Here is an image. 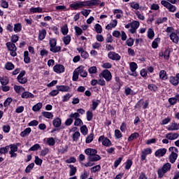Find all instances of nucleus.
<instances>
[{
  "mask_svg": "<svg viewBox=\"0 0 179 179\" xmlns=\"http://www.w3.org/2000/svg\"><path fill=\"white\" fill-rule=\"evenodd\" d=\"M70 171H69V176L70 177H72V176H75L76 174V167L73 166V165H70Z\"/></svg>",
  "mask_w": 179,
  "mask_h": 179,
  "instance_id": "obj_37",
  "label": "nucleus"
},
{
  "mask_svg": "<svg viewBox=\"0 0 179 179\" xmlns=\"http://www.w3.org/2000/svg\"><path fill=\"white\" fill-rule=\"evenodd\" d=\"M130 69L133 73L131 74L132 76H136V73H134L136 69H138V64L135 62H131L129 64Z\"/></svg>",
  "mask_w": 179,
  "mask_h": 179,
  "instance_id": "obj_20",
  "label": "nucleus"
},
{
  "mask_svg": "<svg viewBox=\"0 0 179 179\" xmlns=\"http://www.w3.org/2000/svg\"><path fill=\"white\" fill-rule=\"evenodd\" d=\"M148 38H153L155 37V31L152 29H149L148 31Z\"/></svg>",
  "mask_w": 179,
  "mask_h": 179,
  "instance_id": "obj_53",
  "label": "nucleus"
},
{
  "mask_svg": "<svg viewBox=\"0 0 179 179\" xmlns=\"http://www.w3.org/2000/svg\"><path fill=\"white\" fill-rule=\"evenodd\" d=\"M46 36H47V31L45 30V29H42L39 30L38 36V38L39 41H43V40L45 38Z\"/></svg>",
  "mask_w": 179,
  "mask_h": 179,
  "instance_id": "obj_16",
  "label": "nucleus"
},
{
  "mask_svg": "<svg viewBox=\"0 0 179 179\" xmlns=\"http://www.w3.org/2000/svg\"><path fill=\"white\" fill-rule=\"evenodd\" d=\"M95 31L98 34H100L103 31V28L101 27V25L99 24H96L94 25Z\"/></svg>",
  "mask_w": 179,
  "mask_h": 179,
  "instance_id": "obj_50",
  "label": "nucleus"
},
{
  "mask_svg": "<svg viewBox=\"0 0 179 179\" xmlns=\"http://www.w3.org/2000/svg\"><path fill=\"white\" fill-rule=\"evenodd\" d=\"M108 57L110 59L113 61H120L121 59V56L118 55V53H115V52H110L108 54Z\"/></svg>",
  "mask_w": 179,
  "mask_h": 179,
  "instance_id": "obj_10",
  "label": "nucleus"
},
{
  "mask_svg": "<svg viewBox=\"0 0 179 179\" xmlns=\"http://www.w3.org/2000/svg\"><path fill=\"white\" fill-rule=\"evenodd\" d=\"M61 31L64 36H66L69 32V29H68V25L64 24L61 27Z\"/></svg>",
  "mask_w": 179,
  "mask_h": 179,
  "instance_id": "obj_35",
  "label": "nucleus"
},
{
  "mask_svg": "<svg viewBox=\"0 0 179 179\" xmlns=\"http://www.w3.org/2000/svg\"><path fill=\"white\" fill-rule=\"evenodd\" d=\"M171 40L177 44L179 41V31H175L173 33L170 34Z\"/></svg>",
  "mask_w": 179,
  "mask_h": 179,
  "instance_id": "obj_13",
  "label": "nucleus"
},
{
  "mask_svg": "<svg viewBox=\"0 0 179 179\" xmlns=\"http://www.w3.org/2000/svg\"><path fill=\"white\" fill-rule=\"evenodd\" d=\"M44 142H46L48 146H54L55 145V139L52 137L44 138Z\"/></svg>",
  "mask_w": 179,
  "mask_h": 179,
  "instance_id": "obj_25",
  "label": "nucleus"
},
{
  "mask_svg": "<svg viewBox=\"0 0 179 179\" xmlns=\"http://www.w3.org/2000/svg\"><path fill=\"white\" fill-rule=\"evenodd\" d=\"M171 169V164L170 163L165 164L162 169H158V175L159 177L162 178L167 171H169Z\"/></svg>",
  "mask_w": 179,
  "mask_h": 179,
  "instance_id": "obj_5",
  "label": "nucleus"
},
{
  "mask_svg": "<svg viewBox=\"0 0 179 179\" xmlns=\"http://www.w3.org/2000/svg\"><path fill=\"white\" fill-rule=\"evenodd\" d=\"M89 73H97V67L96 66H92L88 69Z\"/></svg>",
  "mask_w": 179,
  "mask_h": 179,
  "instance_id": "obj_60",
  "label": "nucleus"
},
{
  "mask_svg": "<svg viewBox=\"0 0 179 179\" xmlns=\"http://www.w3.org/2000/svg\"><path fill=\"white\" fill-rule=\"evenodd\" d=\"M161 5L164 6V8H166L169 12H171L172 13H174V12L177 10V7L176 6L171 4V3H169L166 0H162Z\"/></svg>",
  "mask_w": 179,
  "mask_h": 179,
  "instance_id": "obj_4",
  "label": "nucleus"
},
{
  "mask_svg": "<svg viewBox=\"0 0 179 179\" xmlns=\"http://www.w3.org/2000/svg\"><path fill=\"white\" fill-rule=\"evenodd\" d=\"M113 13L115 15L116 19H121L124 15V11L120 9H115Z\"/></svg>",
  "mask_w": 179,
  "mask_h": 179,
  "instance_id": "obj_26",
  "label": "nucleus"
},
{
  "mask_svg": "<svg viewBox=\"0 0 179 179\" xmlns=\"http://www.w3.org/2000/svg\"><path fill=\"white\" fill-rule=\"evenodd\" d=\"M74 30L76 31V36H82V33H83V30L80 27L76 26L74 27Z\"/></svg>",
  "mask_w": 179,
  "mask_h": 179,
  "instance_id": "obj_44",
  "label": "nucleus"
},
{
  "mask_svg": "<svg viewBox=\"0 0 179 179\" xmlns=\"http://www.w3.org/2000/svg\"><path fill=\"white\" fill-rule=\"evenodd\" d=\"M166 153H167V149L160 148L155 152V155L156 157H163Z\"/></svg>",
  "mask_w": 179,
  "mask_h": 179,
  "instance_id": "obj_15",
  "label": "nucleus"
},
{
  "mask_svg": "<svg viewBox=\"0 0 179 179\" xmlns=\"http://www.w3.org/2000/svg\"><path fill=\"white\" fill-rule=\"evenodd\" d=\"M57 89L59 92H68L69 87L65 85H57Z\"/></svg>",
  "mask_w": 179,
  "mask_h": 179,
  "instance_id": "obj_34",
  "label": "nucleus"
},
{
  "mask_svg": "<svg viewBox=\"0 0 179 179\" xmlns=\"http://www.w3.org/2000/svg\"><path fill=\"white\" fill-rule=\"evenodd\" d=\"M100 78H103L106 82H110L113 79L111 72L108 70H103L99 75Z\"/></svg>",
  "mask_w": 179,
  "mask_h": 179,
  "instance_id": "obj_8",
  "label": "nucleus"
},
{
  "mask_svg": "<svg viewBox=\"0 0 179 179\" xmlns=\"http://www.w3.org/2000/svg\"><path fill=\"white\" fill-rule=\"evenodd\" d=\"M42 115L45 118H48V119L52 118V117H54V115H52V113H50V112H45V111L42 112Z\"/></svg>",
  "mask_w": 179,
  "mask_h": 179,
  "instance_id": "obj_47",
  "label": "nucleus"
},
{
  "mask_svg": "<svg viewBox=\"0 0 179 179\" xmlns=\"http://www.w3.org/2000/svg\"><path fill=\"white\" fill-rule=\"evenodd\" d=\"M53 71L56 73H64L65 72V67L61 64H57L53 67Z\"/></svg>",
  "mask_w": 179,
  "mask_h": 179,
  "instance_id": "obj_14",
  "label": "nucleus"
},
{
  "mask_svg": "<svg viewBox=\"0 0 179 179\" xmlns=\"http://www.w3.org/2000/svg\"><path fill=\"white\" fill-rule=\"evenodd\" d=\"M85 155L89 156V157H94V156H98L97 155V150L93 148H87L85 150Z\"/></svg>",
  "mask_w": 179,
  "mask_h": 179,
  "instance_id": "obj_11",
  "label": "nucleus"
},
{
  "mask_svg": "<svg viewBox=\"0 0 179 179\" xmlns=\"http://www.w3.org/2000/svg\"><path fill=\"white\" fill-rule=\"evenodd\" d=\"M9 146L10 150L9 151V155H10V157H16L17 155L15 152H17V146L15 145V144H11Z\"/></svg>",
  "mask_w": 179,
  "mask_h": 179,
  "instance_id": "obj_12",
  "label": "nucleus"
},
{
  "mask_svg": "<svg viewBox=\"0 0 179 179\" xmlns=\"http://www.w3.org/2000/svg\"><path fill=\"white\" fill-rule=\"evenodd\" d=\"M177 101H177L176 96L169 99V103L171 106H174L175 104H177Z\"/></svg>",
  "mask_w": 179,
  "mask_h": 179,
  "instance_id": "obj_56",
  "label": "nucleus"
},
{
  "mask_svg": "<svg viewBox=\"0 0 179 179\" xmlns=\"http://www.w3.org/2000/svg\"><path fill=\"white\" fill-rule=\"evenodd\" d=\"M53 125L56 128H58V127H61V119L59 118V117H57V118L54 119Z\"/></svg>",
  "mask_w": 179,
  "mask_h": 179,
  "instance_id": "obj_40",
  "label": "nucleus"
},
{
  "mask_svg": "<svg viewBox=\"0 0 179 179\" xmlns=\"http://www.w3.org/2000/svg\"><path fill=\"white\" fill-rule=\"evenodd\" d=\"M166 129H168V131H178L179 127L177 123H171L167 126Z\"/></svg>",
  "mask_w": 179,
  "mask_h": 179,
  "instance_id": "obj_19",
  "label": "nucleus"
},
{
  "mask_svg": "<svg viewBox=\"0 0 179 179\" xmlns=\"http://www.w3.org/2000/svg\"><path fill=\"white\" fill-rule=\"evenodd\" d=\"M90 12L91 10H86V9H84L81 11V13L83 16H85V17H87L88 15H90Z\"/></svg>",
  "mask_w": 179,
  "mask_h": 179,
  "instance_id": "obj_62",
  "label": "nucleus"
},
{
  "mask_svg": "<svg viewBox=\"0 0 179 179\" xmlns=\"http://www.w3.org/2000/svg\"><path fill=\"white\" fill-rule=\"evenodd\" d=\"M141 153L148 156V155H152V150L150 148H145L141 152Z\"/></svg>",
  "mask_w": 179,
  "mask_h": 179,
  "instance_id": "obj_59",
  "label": "nucleus"
},
{
  "mask_svg": "<svg viewBox=\"0 0 179 179\" xmlns=\"http://www.w3.org/2000/svg\"><path fill=\"white\" fill-rule=\"evenodd\" d=\"M79 75H80L79 70L77 68L75 69L73 74V80H74V82H76V80L79 79Z\"/></svg>",
  "mask_w": 179,
  "mask_h": 179,
  "instance_id": "obj_36",
  "label": "nucleus"
},
{
  "mask_svg": "<svg viewBox=\"0 0 179 179\" xmlns=\"http://www.w3.org/2000/svg\"><path fill=\"white\" fill-rule=\"evenodd\" d=\"M8 150H9V146L6 145V147L0 148V153L5 155V153H8Z\"/></svg>",
  "mask_w": 179,
  "mask_h": 179,
  "instance_id": "obj_55",
  "label": "nucleus"
},
{
  "mask_svg": "<svg viewBox=\"0 0 179 179\" xmlns=\"http://www.w3.org/2000/svg\"><path fill=\"white\" fill-rule=\"evenodd\" d=\"M117 20H113L112 22H110L108 25H106V30H111V29H114L117 27Z\"/></svg>",
  "mask_w": 179,
  "mask_h": 179,
  "instance_id": "obj_22",
  "label": "nucleus"
},
{
  "mask_svg": "<svg viewBox=\"0 0 179 179\" xmlns=\"http://www.w3.org/2000/svg\"><path fill=\"white\" fill-rule=\"evenodd\" d=\"M124 93L126 96H129V95L134 96V94H136V92H134V90H132L129 87H125Z\"/></svg>",
  "mask_w": 179,
  "mask_h": 179,
  "instance_id": "obj_28",
  "label": "nucleus"
},
{
  "mask_svg": "<svg viewBox=\"0 0 179 179\" xmlns=\"http://www.w3.org/2000/svg\"><path fill=\"white\" fill-rule=\"evenodd\" d=\"M138 138H139V134L138 133H134L128 138V141H134V139H136Z\"/></svg>",
  "mask_w": 179,
  "mask_h": 179,
  "instance_id": "obj_51",
  "label": "nucleus"
},
{
  "mask_svg": "<svg viewBox=\"0 0 179 179\" xmlns=\"http://www.w3.org/2000/svg\"><path fill=\"white\" fill-rule=\"evenodd\" d=\"M50 150L48 148H45L41 151V156H47L48 155Z\"/></svg>",
  "mask_w": 179,
  "mask_h": 179,
  "instance_id": "obj_64",
  "label": "nucleus"
},
{
  "mask_svg": "<svg viewBox=\"0 0 179 179\" xmlns=\"http://www.w3.org/2000/svg\"><path fill=\"white\" fill-rule=\"evenodd\" d=\"M77 69H78V73H80V76H81V78H86L87 76V71L85 70V67L80 66Z\"/></svg>",
  "mask_w": 179,
  "mask_h": 179,
  "instance_id": "obj_18",
  "label": "nucleus"
},
{
  "mask_svg": "<svg viewBox=\"0 0 179 179\" xmlns=\"http://www.w3.org/2000/svg\"><path fill=\"white\" fill-rule=\"evenodd\" d=\"M78 51L79 54H80L82 58H84L85 59H86V58L89 57V53H87V52L86 51H84L82 48H78Z\"/></svg>",
  "mask_w": 179,
  "mask_h": 179,
  "instance_id": "obj_29",
  "label": "nucleus"
},
{
  "mask_svg": "<svg viewBox=\"0 0 179 179\" xmlns=\"http://www.w3.org/2000/svg\"><path fill=\"white\" fill-rule=\"evenodd\" d=\"M101 157L99 155H95L94 157H88V162L85 163L84 166L85 167H92L94 165L93 162H99Z\"/></svg>",
  "mask_w": 179,
  "mask_h": 179,
  "instance_id": "obj_6",
  "label": "nucleus"
},
{
  "mask_svg": "<svg viewBox=\"0 0 179 179\" xmlns=\"http://www.w3.org/2000/svg\"><path fill=\"white\" fill-rule=\"evenodd\" d=\"M179 135L177 133H169L166 135V138L170 141H174L178 138Z\"/></svg>",
  "mask_w": 179,
  "mask_h": 179,
  "instance_id": "obj_23",
  "label": "nucleus"
},
{
  "mask_svg": "<svg viewBox=\"0 0 179 179\" xmlns=\"http://www.w3.org/2000/svg\"><path fill=\"white\" fill-rule=\"evenodd\" d=\"M139 22L138 21H133L125 25V29H128L129 33L134 34L136 32V29L139 28Z\"/></svg>",
  "mask_w": 179,
  "mask_h": 179,
  "instance_id": "obj_2",
  "label": "nucleus"
},
{
  "mask_svg": "<svg viewBox=\"0 0 179 179\" xmlns=\"http://www.w3.org/2000/svg\"><path fill=\"white\" fill-rule=\"evenodd\" d=\"M62 40H63V42L64 43V44L66 45H69V43H71V36L67 35L66 36H64Z\"/></svg>",
  "mask_w": 179,
  "mask_h": 179,
  "instance_id": "obj_46",
  "label": "nucleus"
},
{
  "mask_svg": "<svg viewBox=\"0 0 179 179\" xmlns=\"http://www.w3.org/2000/svg\"><path fill=\"white\" fill-rule=\"evenodd\" d=\"M13 31H15V33H20V31H22V24H15Z\"/></svg>",
  "mask_w": 179,
  "mask_h": 179,
  "instance_id": "obj_31",
  "label": "nucleus"
},
{
  "mask_svg": "<svg viewBox=\"0 0 179 179\" xmlns=\"http://www.w3.org/2000/svg\"><path fill=\"white\" fill-rule=\"evenodd\" d=\"M24 61L25 64H30V57H29V52H24Z\"/></svg>",
  "mask_w": 179,
  "mask_h": 179,
  "instance_id": "obj_39",
  "label": "nucleus"
},
{
  "mask_svg": "<svg viewBox=\"0 0 179 179\" xmlns=\"http://www.w3.org/2000/svg\"><path fill=\"white\" fill-rule=\"evenodd\" d=\"M29 12L30 13H43V8L41 7H31Z\"/></svg>",
  "mask_w": 179,
  "mask_h": 179,
  "instance_id": "obj_21",
  "label": "nucleus"
},
{
  "mask_svg": "<svg viewBox=\"0 0 179 179\" xmlns=\"http://www.w3.org/2000/svg\"><path fill=\"white\" fill-rule=\"evenodd\" d=\"M169 151L171 152L169 155V160L171 163H176V160H177V157H178V149L176 147H171L169 148Z\"/></svg>",
  "mask_w": 179,
  "mask_h": 179,
  "instance_id": "obj_3",
  "label": "nucleus"
},
{
  "mask_svg": "<svg viewBox=\"0 0 179 179\" xmlns=\"http://www.w3.org/2000/svg\"><path fill=\"white\" fill-rule=\"evenodd\" d=\"M30 132H31V129L30 127H28L20 133V136H22V138H24V136H27V135H30Z\"/></svg>",
  "mask_w": 179,
  "mask_h": 179,
  "instance_id": "obj_30",
  "label": "nucleus"
},
{
  "mask_svg": "<svg viewBox=\"0 0 179 179\" xmlns=\"http://www.w3.org/2000/svg\"><path fill=\"white\" fill-rule=\"evenodd\" d=\"M89 177V172L85 171L81 175H80V179H86Z\"/></svg>",
  "mask_w": 179,
  "mask_h": 179,
  "instance_id": "obj_63",
  "label": "nucleus"
},
{
  "mask_svg": "<svg viewBox=\"0 0 179 179\" xmlns=\"http://www.w3.org/2000/svg\"><path fill=\"white\" fill-rule=\"evenodd\" d=\"M169 82L170 83H171V85H173V86H177L179 83L178 78H177V76H171L169 78Z\"/></svg>",
  "mask_w": 179,
  "mask_h": 179,
  "instance_id": "obj_27",
  "label": "nucleus"
},
{
  "mask_svg": "<svg viewBox=\"0 0 179 179\" xmlns=\"http://www.w3.org/2000/svg\"><path fill=\"white\" fill-rule=\"evenodd\" d=\"M5 68L7 71H12L13 69H15V65H13L12 62H7L5 64Z\"/></svg>",
  "mask_w": 179,
  "mask_h": 179,
  "instance_id": "obj_42",
  "label": "nucleus"
},
{
  "mask_svg": "<svg viewBox=\"0 0 179 179\" xmlns=\"http://www.w3.org/2000/svg\"><path fill=\"white\" fill-rule=\"evenodd\" d=\"M0 82L3 86H6L9 83V79L6 76H0Z\"/></svg>",
  "mask_w": 179,
  "mask_h": 179,
  "instance_id": "obj_33",
  "label": "nucleus"
},
{
  "mask_svg": "<svg viewBox=\"0 0 179 179\" xmlns=\"http://www.w3.org/2000/svg\"><path fill=\"white\" fill-rule=\"evenodd\" d=\"M99 142H101L103 146H111V141H110V139L104 137V136H101L99 138Z\"/></svg>",
  "mask_w": 179,
  "mask_h": 179,
  "instance_id": "obj_9",
  "label": "nucleus"
},
{
  "mask_svg": "<svg viewBox=\"0 0 179 179\" xmlns=\"http://www.w3.org/2000/svg\"><path fill=\"white\" fill-rule=\"evenodd\" d=\"M6 47L8 48V50L10 51L11 57H16V55H17V54L16 53V50H17V48H16L15 43L8 42L6 43Z\"/></svg>",
  "mask_w": 179,
  "mask_h": 179,
  "instance_id": "obj_7",
  "label": "nucleus"
},
{
  "mask_svg": "<svg viewBox=\"0 0 179 179\" xmlns=\"http://www.w3.org/2000/svg\"><path fill=\"white\" fill-rule=\"evenodd\" d=\"M43 108V103L39 102L32 107V110L35 112L40 111Z\"/></svg>",
  "mask_w": 179,
  "mask_h": 179,
  "instance_id": "obj_32",
  "label": "nucleus"
},
{
  "mask_svg": "<svg viewBox=\"0 0 179 179\" xmlns=\"http://www.w3.org/2000/svg\"><path fill=\"white\" fill-rule=\"evenodd\" d=\"M159 78L160 79H162V80H166V79H167V73H166V71L162 70L159 72Z\"/></svg>",
  "mask_w": 179,
  "mask_h": 179,
  "instance_id": "obj_43",
  "label": "nucleus"
},
{
  "mask_svg": "<svg viewBox=\"0 0 179 179\" xmlns=\"http://www.w3.org/2000/svg\"><path fill=\"white\" fill-rule=\"evenodd\" d=\"M50 51H51V52H59V51H61V47L57 46V45L51 46L50 48Z\"/></svg>",
  "mask_w": 179,
  "mask_h": 179,
  "instance_id": "obj_38",
  "label": "nucleus"
},
{
  "mask_svg": "<svg viewBox=\"0 0 179 179\" xmlns=\"http://www.w3.org/2000/svg\"><path fill=\"white\" fill-rule=\"evenodd\" d=\"M93 138H94L93 134H90V135L87 137V138H86V141H85L86 143H91V142L93 141Z\"/></svg>",
  "mask_w": 179,
  "mask_h": 179,
  "instance_id": "obj_61",
  "label": "nucleus"
},
{
  "mask_svg": "<svg viewBox=\"0 0 179 179\" xmlns=\"http://www.w3.org/2000/svg\"><path fill=\"white\" fill-rule=\"evenodd\" d=\"M24 75H26V71H22L17 76V81L19 82V83H21L22 85H23L27 82V78H24L22 80L20 79V78H23V76H24Z\"/></svg>",
  "mask_w": 179,
  "mask_h": 179,
  "instance_id": "obj_17",
  "label": "nucleus"
},
{
  "mask_svg": "<svg viewBox=\"0 0 179 179\" xmlns=\"http://www.w3.org/2000/svg\"><path fill=\"white\" fill-rule=\"evenodd\" d=\"M101 166L100 165H96L90 169L91 173H97L99 170H101Z\"/></svg>",
  "mask_w": 179,
  "mask_h": 179,
  "instance_id": "obj_48",
  "label": "nucleus"
},
{
  "mask_svg": "<svg viewBox=\"0 0 179 179\" xmlns=\"http://www.w3.org/2000/svg\"><path fill=\"white\" fill-rule=\"evenodd\" d=\"M34 167V163H31L29 165H28L25 169V172L26 173H30V171H31V170H33Z\"/></svg>",
  "mask_w": 179,
  "mask_h": 179,
  "instance_id": "obj_54",
  "label": "nucleus"
},
{
  "mask_svg": "<svg viewBox=\"0 0 179 179\" xmlns=\"http://www.w3.org/2000/svg\"><path fill=\"white\" fill-rule=\"evenodd\" d=\"M21 96L22 99H34V94L29 92H24Z\"/></svg>",
  "mask_w": 179,
  "mask_h": 179,
  "instance_id": "obj_24",
  "label": "nucleus"
},
{
  "mask_svg": "<svg viewBox=\"0 0 179 179\" xmlns=\"http://www.w3.org/2000/svg\"><path fill=\"white\" fill-rule=\"evenodd\" d=\"M115 136L117 139H120V138H122V134H121V131L118 129L115 130Z\"/></svg>",
  "mask_w": 179,
  "mask_h": 179,
  "instance_id": "obj_58",
  "label": "nucleus"
},
{
  "mask_svg": "<svg viewBox=\"0 0 179 179\" xmlns=\"http://www.w3.org/2000/svg\"><path fill=\"white\" fill-rule=\"evenodd\" d=\"M129 5L131 8H132V9H135V10H138V9L140 8L139 3L136 2H131L129 3Z\"/></svg>",
  "mask_w": 179,
  "mask_h": 179,
  "instance_id": "obj_49",
  "label": "nucleus"
},
{
  "mask_svg": "<svg viewBox=\"0 0 179 179\" xmlns=\"http://www.w3.org/2000/svg\"><path fill=\"white\" fill-rule=\"evenodd\" d=\"M99 3H100L99 0L77 1L70 4V8L73 10H78V9H82V8H86V6H97Z\"/></svg>",
  "mask_w": 179,
  "mask_h": 179,
  "instance_id": "obj_1",
  "label": "nucleus"
},
{
  "mask_svg": "<svg viewBox=\"0 0 179 179\" xmlns=\"http://www.w3.org/2000/svg\"><path fill=\"white\" fill-rule=\"evenodd\" d=\"M164 22H167V17H160L156 20L155 24H162V23H164Z\"/></svg>",
  "mask_w": 179,
  "mask_h": 179,
  "instance_id": "obj_45",
  "label": "nucleus"
},
{
  "mask_svg": "<svg viewBox=\"0 0 179 179\" xmlns=\"http://www.w3.org/2000/svg\"><path fill=\"white\" fill-rule=\"evenodd\" d=\"M148 87L149 90H151V92H156V90H157V86L153 84L148 85Z\"/></svg>",
  "mask_w": 179,
  "mask_h": 179,
  "instance_id": "obj_57",
  "label": "nucleus"
},
{
  "mask_svg": "<svg viewBox=\"0 0 179 179\" xmlns=\"http://www.w3.org/2000/svg\"><path fill=\"white\" fill-rule=\"evenodd\" d=\"M14 90L16 93H22V92H24V87L20 85H15Z\"/></svg>",
  "mask_w": 179,
  "mask_h": 179,
  "instance_id": "obj_41",
  "label": "nucleus"
},
{
  "mask_svg": "<svg viewBox=\"0 0 179 179\" xmlns=\"http://www.w3.org/2000/svg\"><path fill=\"white\" fill-rule=\"evenodd\" d=\"M87 127L86 125H83L80 127V132L83 134V135H87Z\"/></svg>",
  "mask_w": 179,
  "mask_h": 179,
  "instance_id": "obj_52",
  "label": "nucleus"
}]
</instances>
